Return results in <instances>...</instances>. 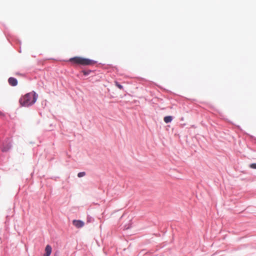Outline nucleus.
<instances>
[{
    "instance_id": "obj_1",
    "label": "nucleus",
    "mask_w": 256,
    "mask_h": 256,
    "mask_svg": "<svg viewBox=\"0 0 256 256\" xmlns=\"http://www.w3.org/2000/svg\"><path fill=\"white\" fill-rule=\"evenodd\" d=\"M38 97V94L32 91L22 96L19 102L22 106L28 107L34 104L36 102Z\"/></svg>"
},
{
    "instance_id": "obj_2",
    "label": "nucleus",
    "mask_w": 256,
    "mask_h": 256,
    "mask_svg": "<svg viewBox=\"0 0 256 256\" xmlns=\"http://www.w3.org/2000/svg\"><path fill=\"white\" fill-rule=\"evenodd\" d=\"M69 61L74 64L82 66L92 65L94 64V62L91 60L79 56L70 58Z\"/></svg>"
},
{
    "instance_id": "obj_3",
    "label": "nucleus",
    "mask_w": 256,
    "mask_h": 256,
    "mask_svg": "<svg viewBox=\"0 0 256 256\" xmlns=\"http://www.w3.org/2000/svg\"><path fill=\"white\" fill-rule=\"evenodd\" d=\"M72 224L76 228H81L84 226V223L80 220H74L72 221Z\"/></svg>"
},
{
    "instance_id": "obj_4",
    "label": "nucleus",
    "mask_w": 256,
    "mask_h": 256,
    "mask_svg": "<svg viewBox=\"0 0 256 256\" xmlns=\"http://www.w3.org/2000/svg\"><path fill=\"white\" fill-rule=\"evenodd\" d=\"M9 84L12 86H16L18 84L17 80L14 78L10 77L8 80Z\"/></svg>"
},
{
    "instance_id": "obj_5",
    "label": "nucleus",
    "mask_w": 256,
    "mask_h": 256,
    "mask_svg": "<svg viewBox=\"0 0 256 256\" xmlns=\"http://www.w3.org/2000/svg\"><path fill=\"white\" fill-rule=\"evenodd\" d=\"M52 248L50 246L47 245L45 248L46 253L44 254V256H50L52 253Z\"/></svg>"
},
{
    "instance_id": "obj_6",
    "label": "nucleus",
    "mask_w": 256,
    "mask_h": 256,
    "mask_svg": "<svg viewBox=\"0 0 256 256\" xmlns=\"http://www.w3.org/2000/svg\"><path fill=\"white\" fill-rule=\"evenodd\" d=\"M172 116H165L164 118V122L168 124L172 122Z\"/></svg>"
},
{
    "instance_id": "obj_7",
    "label": "nucleus",
    "mask_w": 256,
    "mask_h": 256,
    "mask_svg": "<svg viewBox=\"0 0 256 256\" xmlns=\"http://www.w3.org/2000/svg\"><path fill=\"white\" fill-rule=\"evenodd\" d=\"M86 175L85 172H80L78 174V176L79 178L82 177Z\"/></svg>"
},
{
    "instance_id": "obj_8",
    "label": "nucleus",
    "mask_w": 256,
    "mask_h": 256,
    "mask_svg": "<svg viewBox=\"0 0 256 256\" xmlns=\"http://www.w3.org/2000/svg\"><path fill=\"white\" fill-rule=\"evenodd\" d=\"M116 86L120 90L123 88V86L121 84H118V82H116Z\"/></svg>"
},
{
    "instance_id": "obj_9",
    "label": "nucleus",
    "mask_w": 256,
    "mask_h": 256,
    "mask_svg": "<svg viewBox=\"0 0 256 256\" xmlns=\"http://www.w3.org/2000/svg\"><path fill=\"white\" fill-rule=\"evenodd\" d=\"M250 166L252 168L256 169V164H250Z\"/></svg>"
},
{
    "instance_id": "obj_10",
    "label": "nucleus",
    "mask_w": 256,
    "mask_h": 256,
    "mask_svg": "<svg viewBox=\"0 0 256 256\" xmlns=\"http://www.w3.org/2000/svg\"><path fill=\"white\" fill-rule=\"evenodd\" d=\"M84 72V74H85V75H86V74H87L86 72Z\"/></svg>"
},
{
    "instance_id": "obj_11",
    "label": "nucleus",
    "mask_w": 256,
    "mask_h": 256,
    "mask_svg": "<svg viewBox=\"0 0 256 256\" xmlns=\"http://www.w3.org/2000/svg\"><path fill=\"white\" fill-rule=\"evenodd\" d=\"M2 113L1 112H0V115H2Z\"/></svg>"
}]
</instances>
